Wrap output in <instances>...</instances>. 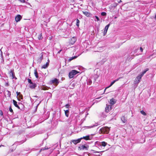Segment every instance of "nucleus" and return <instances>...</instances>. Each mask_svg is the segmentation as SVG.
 <instances>
[{"label": "nucleus", "mask_w": 156, "mask_h": 156, "mask_svg": "<svg viewBox=\"0 0 156 156\" xmlns=\"http://www.w3.org/2000/svg\"><path fill=\"white\" fill-rule=\"evenodd\" d=\"M9 74L11 76H12V79H14V78L15 76V74L14 72L12 71H10L9 73Z\"/></svg>", "instance_id": "nucleus-17"}, {"label": "nucleus", "mask_w": 156, "mask_h": 156, "mask_svg": "<svg viewBox=\"0 0 156 156\" xmlns=\"http://www.w3.org/2000/svg\"><path fill=\"white\" fill-rule=\"evenodd\" d=\"M34 74H35V76H36V77L37 78H38V73L37 72V69H35L34 70Z\"/></svg>", "instance_id": "nucleus-19"}, {"label": "nucleus", "mask_w": 156, "mask_h": 156, "mask_svg": "<svg viewBox=\"0 0 156 156\" xmlns=\"http://www.w3.org/2000/svg\"><path fill=\"white\" fill-rule=\"evenodd\" d=\"M79 72L75 70H72L69 73V78L70 79L73 78L75 75L78 73Z\"/></svg>", "instance_id": "nucleus-1"}, {"label": "nucleus", "mask_w": 156, "mask_h": 156, "mask_svg": "<svg viewBox=\"0 0 156 156\" xmlns=\"http://www.w3.org/2000/svg\"><path fill=\"white\" fill-rule=\"evenodd\" d=\"M140 113L144 115H146L147 114L143 110H141L140 112Z\"/></svg>", "instance_id": "nucleus-25"}, {"label": "nucleus", "mask_w": 156, "mask_h": 156, "mask_svg": "<svg viewBox=\"0 0 156 156\" xmlns=\"http://www.w3.org/2000/svg\"><path fill=\"white\" fill-rule=\"evenodd\" d=\"M109 88V87H106L105 89V90H104V92H105V90H106V89L107 88Z\"/></svg>", "instance_id": "nucleus-44"}, {"label": "nucleus", "mask_w": 156, "mask_h": 156, "mask_svg": "<svg viewBox=\"0 0 156 156\" xmlns=\"http://www.w3.org/2000/svg\"><path fill=\"white\" fill-rule=\"evenodd\" d=\"M115 82V81H114V80L111 83L110 85L108 87H111L112 86V85H113L114 84V83Z\"/></svg>", "instance_id": "nucleus-28"}, {"label": "nucleus", "mask_w": 156, "mask_h": 156, "mask_svg": "<svg viewBox=\"0 0 156 156\" xmlns=\"http://www.w3.org/2000/svg\"><path fill=\"white\" fill-rule=\"evenodd\" d=\"M76 37H72L69 40V44H73L76 42Z\"/></svg>", "instance_id": "nucleus-3"}, {"label": "nucleus", "mask_w": 156, "mask_h": 156, "mask_svg": "<svg viewBox=\"0 0 156 156\" xmlns=\"http://www.w3.org/2000/svg\"><path fill=\"white\" fill-rule=\"evenodd\" d=\"M22 18V16L20 15H17L15 17V20L17 22L19 21Z\"/></svg>", "instance_id": "nucleus-6"}, {"label": "nucleus", "mask_w": 156, "mask_h": 156, "mask_svg": "<svg viewBox=\"0 0 156 156\" xmlns=\"http://www.w3.org/2000/svg\"><path fill=\"white\" fill-rule=\"evenodd\" d=\"M80 138L78 139L77 140H72V142L75 144L76 145L77 144L80 143L81 141Z\"/></svg>", "instance_id": "nucleus-8"}, {"label": "nucleus", "mask_w": 156, "mask_h": 156, "mask_svg": "<svg viewBox=\"0 0 156 156\" xmlns=\"http://www.w3.org/2000/svg\"><path fill=\"white\" fill-rule=\"evenodd\" d=\"M95 17L97 19V21H99L100 20V19H99V18L97 16H95Z\"/></svg>", "instance_id": "nucleus-38"}, {"label": "nucleus", "mask_w": 156, "mask_h": 156, "mask_svg": "<svg viewBox=\"0 0 156 156\" xmlns=\"http://www.w3.org/2000/svg\"><path fill=\"white\" fill-rule=\"evenodd\" d=\"M41 89L42 90H47V88L45 87H41Z\"/></svg>", "instance_id": "nucleus-33"}, {"label": "nucleus", "mask_w": 156, "mask_h": 156, "mask_svg": "<svg viewBox=\"0 0 156 156\" xmlns=\"http://www.w3.org/2000/svg\"><path fill=\"white\" fill-rule=\"evenodd\" d=\"M16 93L17 94V96H19L20 94H21V93L20 92H18L17 91L16 92Z\"/></svg>", "instance_id": "nucleus-37"}, {"label": "nucleus", "mask_w": 156, "mask_h": 156, "mask_svg": "<svg viewBox=\"0 0 156 156\" xmlns=\"http://www.w3.org/2000/svg\"><path fill=\"white\" fill-rule=\"evenodd\" d=\"M65 106L66 108H68L69 107V104H67L65 105Z\"/></svg>", "instance_id": "nucleus-36"}, {"label": "nucleus", "mask_w": 156, "mask_h": 156, "mask_svg": "<svg viewBox=\"0 0 156 156\" xmlns=\"http://www.w3.org/2000/svg\"><path fill=\"white\" fill-rule=\"evenodd\" d=\"M80 20L78 19H77L76 20V25L79 27V23H80Z\"/></svg>", "instance_id": "nucleus-26"}, {"label": "nucleus", "mask_w": 156, "mask_h": 156, "mask_svg": "<svg viewBox=\"0 0 156 156\" xmlns=\"http://www.w3.org/2000/svg\"><path fill=\"white\" fill-rule=\"evenodd\" d=\"M9 111L11 112H13V110L12 109V108L11 106L9 107Z\"/></svg>", "instance_id": "nucleus-32"}, {"label": "nucleus", "mask_w": 156, "mask_h": 156, "mask_svg": "<svg viewBox=\"0 0 156 156\" xmlns=\"http://www.w3.org/2000/svg\"><path fill=\"white\" fill-rule=\"evenodd\" d=\"M69 110H67L66 111H65V115L66 116L68 117L69 115Z\"/></svg>", "instance_id": "nucleus-22"}, {"label": "nucleus", "mask_w": 156, "mask_h": 156, "mask_svg": "<svg viewBox=\"0 0 156 156\" xmlns=\"http://www.w3.org/2000/svg\"><path fill=\"white\" fill-rule=\"evenodd\" d=\"M40 59L41 61L43 59V55L41 54V56L40 57Z\"/></svg>", "instance_id": "nucleus-35"}, {"label": "nucleus", "mask_w": 156, "mask_h": 156, "mask_svg": "<svg viewBox=\"0 0 156 156\" xmlns=\"http://www.w3.org/2000/svg\"><path fill=\"white\" fill-rule=\"evenodd\" d=\"M62 50H60L59 51H58L57 53L58 54H59L60 52L62 51Z\"/></svg>", "instance_id": "nucleus-43"}, {"label": "nucleus", "mask_w": 156, "mask_h": 156, "mask_svg": "<svg viewBox=\"0 0 156 156\" xmlns=\"http://www.w3.org/2000/svg\"><path fill=\"white\" fill-rule=\"evenodd\" d=\"M100 152V151H94V153H99Z\"/></svg>", "instance_id": "nucleus-45"}, {"label": "nucleus", "mask_w": 156, "mask_h": 156, "mask_svg": "<svg viewBox=\"0 0 156 156\" xmlns=\"http://www.w3.org/2000/svg\"><path fill=\"white\" fill-rule=\"evenodd\" d=\"M115 99L113 98H112L110 99V104L112 105H113L115 103Z\"/></svg>", "instance_id": "nucleus-18"}, {"label": "nucleus", "mask_w": 156, "mask_h": 156, "mask_svg": "<svg viewBox=\"0 0 156 156\" xmlns=\"http://www.w3.org/2000/svg\"><path fill=\"white\" fill-rule=\"evenodd\" d=\"M109 26L110 24H108L105 26L103 32V36H105L106 34Z\"/></svg>", "instance_id": "nucleus-9"}, {"label": "nucleus", "mask_w": 156, "mask_h": 156, "mask_svg": "<svg viewBox=\"0 0 156 156\" xmlns=\"http://www.w3.org/2000/svg\"><path fill=\"white\" fill-rule=\"evenodd\" d=\"M18 97L19 98L21 99H23V96L21 94H20L19 96H18Z\"/></svg>", "instance_id": "nucleus-30"}, {"label": "nucleus", "mask_w": 156, "mask_h": 156, "mask_svg": "<svg viewBox=\"0 0 156 156\" xmlns=\"http://www.w3.org/2000/svg\"><path fill=\"white\" fill-rule=\"evenodd\" d=\"M48 149V148H42L39 151V152L40 153L42 151H44V153H45V151L47 149Z\"/></svg>", "instance_id": "nucleus-23"}, {"label": "nucleus", "mask_w": 156, "mask_h": 156, "mask_svg": "<svg viewBox=\"0 0 156 156\" xmlns=\"http://www.w3.org/2000/svg\"><path fill=\"white\" fill-rule=\"evenodd\" d=\"M50 82L55 86H57L59 83L58 80L56 78H55L54 80H51Z\"/></svg>", "instance_id": "nucleus-4"}, {"label": "nucleus", "mask_w": 156, "mask_h": 156, "mask_svg": "<svg viewBox=\"0 0 156 156\" xmlns=\"http://www.w3.org/2000/svg\"><path fill=\"white\" fill-rule=\"evenodd\" d=\"M31 85H30V87L32 89L35 88L37 87V85L35 83H33L31 84Z\"/></svg>", "instance_id": "nucleus-15"}, {"label": "nucleus", "mask_w": 156, "mask_h": 156, "mask_svg": "<svg viewBox=\"0 0 156 156\" xmlns=\"http://www.w3.org/2000/svg\"><path fill=\"white\" fill-rule=\"evenodd\" d=\"M38 38L39 40H41L43 39V37H42V34L41 33L38 35Z\"/></svg>", "instance_id": "nucleus-21"}, {"label": "nucleus", "mask_w": 156, "mask_h": 156, "mask_svg": "<svg viewBox=\"0 0 156 156\" xmlns=\"http://www.w3.org/2000/svg\"><path fill=\"white\" fill-rule=\"evenodd\" d=\"M116 18H117V17H115V19H116Z\"/></svg>", "instance_id": "nucleus-48"}, {"label": "nucleus", "mask_w": 156, "mask_h": 156, "mask_svg": "<svg viewBox=\"0 0 156 156\" xmlns=\"http://www.w3.org/2000/svg\"><path fill=\"white\" fill-rule=\"evenodd\" d=\"M122 77H119V78H117V79L114 80L115 81V82H116L118 81L120 79L122 78Z\"/></svg>", "instance_id": "nucleus-34"}, {"label": "nucleus", "mask_w": 156, "mask_h": 156, "mask_svg": "<svg viewBox=\"0 0 156 156\" xmlns=\"http://www.w3.org/2000/svg\"><path fill=\"white\" fill-rule=\"evenodd\" d=\"M78 148V150H80V151L82 150H84V149H86V150H87V147L86 146H85V145H82L80 146H79Z\"/></svg>", "instance_id": "nucleus-7"}, {"label": "nucleus", "mask_w": 156, "mask_h": 156, "mask_svg": "<svg viewBox=\"0 0 156 156\" xmlns=\"http://www.w3.org/2000/svg\"><path fill=\"white\" fill-rule=\"evenodd\" d=\"M76 56H74V57H73V59H75V58H76Z\"/></svg>", "instance_id": "nucleus-47"}, {"label": "nucleus", "mask_w": 156, "mask_h": 156, "mask_svg": "<svg viewBox=\"0 0 156 156\" xmlns=\"http://www.w3.org/2000/svg\"><path fill=\"white\" fill-rule=\"evenodd\" d=\"M111 106L110 105H107L105 108V111L106 112H109L111 109Z\"/></svg>", "instance_id": "nucleus-12"}, {"label": "nucleus", "mask_w": 156, "mask_h": 156, "mask_svg": "<svg viewBox=\"0 0 156 156\" xmlns=\"http://www.w3.org/2000/svg\"><path fill=\"white\" fill-rule=\"evenodd\" d=\"M121 120L123 123H125L127 121V118L125 116H122L121 118Z\"/></svg>", "instance_id": "nucleus-10"}, {"label": "nucleus", "mask_w": 156, "mask_h": 156, "mask_svg": "<svg viewBox=\"0 0 156 156\" xmlns=\"http://www.w3.org/2000/svg\"><path fill=\"white\" fill-rule=\"evenodd\" d=\"M101 14L102 16H105L106 15V13L105 12H102L101 13Z\"/></svg>", "instance_id": "nucleus-29"}, {"label": "nucleus", "mask_w": 156, "mask_h": 156, "mask_svg": "<svg viewBox=\"0 0 156 156\" xmlns=\"http://www.w3.org/2000/svg\"><path fill=\"white\" fill-rule=\"evenodd\" d=\"M142 76H141V75L138 76L135 79V80L134 81L135 83L137 84L139 83L140 81Z\"/></svg>", "instance_id": "nucleus-5"}, {"label": "nucleus", "mask_w": 156, "mask_h": 156, "mask_svg": "<svg viewBox=\"0 0 156 156\" xmlns=\"http://www.w3.org/2000/svg\"><path fill=\"white\" fill-rule=\"evenodd\" d=\"M13 104H14V106L18 108V109H20V107L17 104V102L15 100H13Z\"/></svg>", "instance_id": "nucleus-16"}, {"label": "nucleus", "mask_w": 156, "mask_h": 156, "mask_svg": "<svg viewBox=\"0 0 156 156\" xmlns=\"http://www.w3.org/2000/svg\"><path fill=\"white\" fill-rule=\"evenodd\" d=\"M3 146V145H0V147H1V146Z\"/></svg>", "instance_id": "nucleus-49"}, {"label": "nucleus", "mask_w": 156, "mask_h": 156, "mask_svg": "<svg viewBox=\"0 0 156 156\" xmlns=\"http://www.w3.org/2000/svg\"><path fill=\"white\" fill-rule=\"evenodd\" d=\"M83 13L86 16L88 17H90V16L91 15L90 13L87 11H83Z\"/></svg>", "instance_id": "nucleus-13"}, {"label": "nucleus", "mask_w": 156, "mask_h": 156, "mask_svg": "<svg viewBox=\"0 0 156 156\" xmlns=\"http://www.w3.org/2000/svg\"><path fill=\"white\" fill-rule=\"evenodd\" d=\"M109 131V129L107 127H104L100 129L101 132L104 133H108Z\"/></svg>", "instance_id": "nucleus-2"}, {"label": "nucleus", "mask_w": 156, "mask_h": 156, "mask_svg": "<svg viewBox=\"0 0 156 156\" xmlns=\"http://www.w3.org/2000/svg\"><path fill=\"white\" fill-rule=\"evenodd\" d=\"M92 82V81L90 80H88L87 82V83L88 84L90 85L91 84Z\"/></svg>", "instance_id": "nucleus-27"}, {"label": "nucleus", "mask_w": 156, "mask_h": 156, "mask_svg": "<svg viewBox=\"0 0 156 156\" xmlns=\"http://www.w3.org/2000/svg\"><path fill=\"white\" fill-rule=\"evenodd\" d=\"M118 2L119 3H120V2H122V1L121 0H118Z\"/></svg>", "instance_id": "nucleus-46"}, {"label": "nucleus", "mask_w": 156, "mask_h": 156, "mask_svg": "<svg viewBox=\"0 0 156 156\" xmlns=\"http://www.w3.org/2000/svg\"><path fill=\"white\" fill-rule=\"evenodd\" d=\"M49 59H48V61L47 62L46 64L45 65H43L42 66V67H41L42 68L45 69H46V68H47L49 66Z\"/></svg>", "instance_id": "nucleus-11"}, {"label": "nucleus", "mask_w": 156, "mask_h": 156, "mask_svg": "<svg viewBox=\"0 0 156 156\" xmlns=\"http://www.w3.org/2000/svg\"><path fill=\"white\" fill-rule=\"evenodd\" d=\"M0 115H3V112L1 110H0Z\"/></svg>", "instance_id": "nucleus-40"}, {"label": "nucleus", "mask_w": 156, "mask_h": 156, "mask_svg": "<svg viewBox=\"0 0 156 156\" xmlns=\"http://www.w3.org/2000/svg\"><path fill=\"white\" fill-rule=\"evenodd\" d=\"M73 59V57H71V58H70L69 59V61H71Z\"/></svg>", "instance_id": "nucleus-41"}, {"label": "nucleus", "mask_w": 156, "mask_h": 156, "mask_svg": "<svg viewBox=\"0 0 156 156\" xmlns=\"http://www.w3.org/2000/svg\"><path fill=\"white\" fill-rule=\"evenodd\" d=\"M28 81L30 84L32 83V82L31 80L29 79H28Z\"/></svg>", "instance_id": "nucleus-31"}, {"label": "nucleus", "mask_w": 156, "mask_h": 156, "mask_svg": "<svg viewBox=\"0 0 156 156\" xmlns=\"http://www.w3.org/2000/svg\"><path fill=\"white\" fill-rule=\"evenodd\" d=\"M19 1H20V2L22 3H24L25 2V0H18Z\"/></svg>", "instance_id": "nucleus-39"}, {"label": "nucleus", "mask_w": 156, "mask_h": 156, "mask_svg": "<svg viewBox=\"0 0 156 156\" xmlns=\"http://www.w3.org/2000/svg\"><path fill=\"white\" fill-rule=\"evenodd\" d=\"M140 50L141 52H142L143 51V49L142 47L140 48Z\"/></svg>", "instance_id": "nucleus-42"}, {"label": "nucleus", "mask_w": 156, "mask_h": 156, "mask_svg": "<svg viewBox=\"0 0 156 156\" xmlns=\"http://www.w3.org/2000/svg\"><path fill=\"white\" fill-rule=\"evenodd\" d=\"M149 70L148 68H147L145 70H144V71H143L141 73V76H143L144 74H145L146 72Z\"/></svg>", "instance_id": "nucleus-20"}, {"label": "nucleus", "mask_w": 156, "mask_h": 156, "mask_svg": "<svg viewBox=\"0 0 156 156\" xmlns=\"http://www.w3.org/2000/svg\"><path fill=\"white\" fill-rule=\"evenodd\" d=\"M107 143L103 141L101 142V145L105 147L106 146Z\"/></svg>", "instance_id": "nucleus-24"}, {"label": "nucleus", "mask_w": 156, "mask_h": 156, "mask_svg": "<svg viewBox=\"0 0 156 156\" xmlns=\"http://www.w3.org/2000/svg\"><path fill=\"white\" fill-rule=\"evenodd\" d=\"M80 139L81 140L82 139H84L87 140H90V136L89 135H87L85 136H83V137L80 138Z\"/></svg>", "instance_id": "nucleus-14"}]
</instances>
